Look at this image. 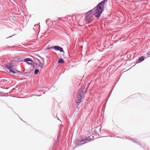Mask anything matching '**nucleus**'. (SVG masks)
<instances>
[{"instance_id": "19", "label": "nucleus", "mask_w": 150, "mask_h": 150, "mask_svg": "<svg viewBox=\"0 0 150 150\" xmlns=\"http://www.w3.org/2000/svg\"><path fill=\"white\" fill-rule=\"evenodd\" d=\"M101 128H99V131H100V129H101Z\"/></svg>"}, {"instance_id": "13", "label": "nucleus", "mask_w": 150, "mask_h": 150, "mask_svg": "<svg viewBox=\"0 0 150 150\" xmlns=\"http://www.w3.org/2000/svg\"><path fill=\"white\" fill-rule=\"evenodd\" d=\"M62 18H58L57 20L55 21H54V22H56L57 23L59 22L60 21H61V19Z\"/></svg>"}, {"instance_id": "24", "label": "nucleus", "mask_w": 150, "mask_h": 150, "mask_svg": "<svg viewBox=\"0 0 150 150\" xmlns=\"http://www.w3.org/2000/svg\"><path fill=\"white\" fill-rule=\"evenodd\" d=\"M12 36H9L8 38H10V37H11Z\"/></svg>"}, {"instance_id": "6", "label": "nucleus", "mask_w": 150, "mask_h": 150, "mask_svg": "<svg viewBox=\"0 0 150 150\" xmlns=\"http://www.w3.org/2000/svg\"><path fill=\"white\" fill-rule=\"evenodd\" d=\"M59 46H54L50 47H48L47 50H49L52 49H54V50L56 51H58L59 50Z\"/></svg>"}, {"instance_id": "11", "label": "nucleus", "mask_w": 150, "mask_h": 150, "mask_svg": "<svg viewBox=\"0 0 150 150\" xmlns=\"http://www.w3.org/2000/svg\"><path fill=\"white\" fill-rule=\"evenodd\" d=\"M24 61L25 62H28V61H30L31 62H32V61L31 59L29 58H25L24 59Z\"/></svg>"}, {"instance_id": "15", "label": "nucleus", "mask_w": 150, "mask_h": 150, "mask_svg": "<svg viewBox=\"0 0 150 150\" xmlns=\"http://www.w3.org/2000/svg\"><path fill=\"white\" fill-rule=\"evenodd\" d=\"M9 71L10 72H12L13 74H15L16 73L15 71L13 70L12 69H10V70H9Z\"/></svg>"}, {"instance_id": "10", "label": "nucleus", "mask_w": 150, "mask_h": 150, "mask_svg": "<svg viewBox=\"0 0 150 150\" xmlns=\"http://www.w3.org/2000/svg\"><path fill=\"white\" fill-rule=\"evenodd\" d=\"M58 62L59 63H64V61L63 59L61 58L58 60Z\"/></svg>"}, {"instance_id": "17", "label": "nucleus", "mask_w": 150, "mask_h": 150, "mask_svg": "<svg viewBox=\"0 0 150 150\" xmlns=\"http://www.w3.org/2000/svg\"><path fill=\"white\" fill-rule=\"evenodd\" d=\"M28 64H31V63L30 62H28Z\"/></svg>"}, {"instance_id": "18", "label": "nucleus", "mask_w": 150, "mask_h": 150, "mask_svg": "<svg viewBox=\"0 0 150 150\" xmlns=\"http://www.w3.org/2000/svg\"><path fill=\"white\" fill-rule=\"evenodd\" d=\"M41 92L43 94H44L45 93L44 92H43L42 91H41Z\"/></svg>"}, {"instance_id": "21", "label": "nucleus", "mask_w": 150, "mask_h": 150, "mask_svg": "<svg viewBox=\"0 0 150 150\" xmlns=\"http://www.w3.org/2000/svg\"><path fill=\"white\" fill-rule=\"evenodd\" d=\"M133 142H135V143H137V142H135V141H134V140H133Z\"/></svg>"}, {"instance_id": "12", "label": "nucleus", "mask_w": 150, "mask_h": 150, "mask_svg": "<svg viewBox=\"0 0 150 150\" xmlns=\"http://www.w3.org/2000/svg\"><path fill=\"white\" fill-rule=\"evenodd\" d=\"M58 51H59L61 52H64L63 48L60 47H59V50Z\"/></svg>"}, {"instance_id": "3", "label": "nucleus", "mask_w": 150, "mask_h": 150, "mask_svg": "<svg viewBox=\"0 0 150 150\" xmlns=\"http://www.w3.org/2000/svg\"><path fill=\"white\" fill-rule=\"evenodd\" d=\"M87 89V88L85 90L84 87H82L79 90L76 96L77 99L76 101V103L77 104L78 106L79 105V103L82 101L83 99H84Z\"/></svg>"}, {"instance_id": "25", "label": "nucleus", "mask_w": 150, "mask_h": 150, "mask_svg": "<svg viewBox=\"0 0 150 150\" xmlns=\"http://www.w3.org/2000/svg\"><path fill=\"white\" fill-rule=\"evenodd\" d=\"M49 19H48V20L47 19V22L49 21Z\"/></svg>"}, {"instance_id": "5", "label": "nucleus", "mask_w": 150, "mask_h": 150, "mask_svg": "<svg viewBox=\"0 0 150 150\" xmlns=\"http://www.w3.org/2000/svg\"><path fill=\"white\" fill-rule=\"evenodd\" d=\"M37 62L36 61V62L35 63V64L38 67L41 68L43 66L42 64L41 63L40 60L37 59Z\"/></svg>"}, {"instance_id": "14", "label": "nucleus", "mask_w": 150, "mask_h": 150, "mask_svg": "<svg viewBox=\"0 0 150 150\" xmlns=\"http://www.w3.org/2000/svg\"><path fill=\"white\" fill-rule=\"evenodd\" d=\"M39 71L38 69H36L35 70L34 74H37L39 72Z\"/></svg>"}, {"instance_id": "23", "label": "nucleus", "mask_w": 150, "mask_h": 150, "mask_svg": "<svg viewBox=\"0 0 150 150\" xmlns=\"http://www.w3.org/2000/svg\"><path fill=\"white\" fill-rule=\"evenodd\" d=\"M38 95V96H40V95H40V94H38V95Z\"/></svg>"}, {"instance_id": "4", "label": "nucleus", "mask_w": 150, "mask_h": 150, "mask_svg": "<svg viewBox=\"0 0 150 150\" xmlns=\"http://www.w3.org/2000/svg\"><path fill=\"white\" fill-rule=\"evenodd\" d=\"M92 140V139L90 138V136H88V137H86L84 138H82V140H81L79 141V142H81L83 141H85V142H84L83 143L80 144H76V146H81L83 144H84L86 143H88L89 142H90L91 140Z\"/></svg>"}, {"instance_id": "8", "label": "nucleus", "mask_w": 150, "mask_h": 150, "mask_svg": "<svg viewBox=\"0 0 150 150\" xmlns=\"http://www.w3.org/2000/svg\"><path fill=\"white\" fill-rule=\"evenodd\" d=\"M40 28V25H39L38 24H35L34 25V27L33 28V30L35 31H37L38 28Z\"/></svg>"}, {"instance_id": "22", "label": "nucleus", "mask_w": 150, "mask_h": 150, "mask_svg": "<svg viewBox=\"0 0 150 150\" xmlns=\"http://www.w3.org/2000/svg\"><path fill=\"white\" fill-rule=\"evenodd\" d=\"M45 22H46V23H47V21H45Z\"/></svg>"}, {"instance_id": "16", "label": "nucleus", "mask_w": 150, "mask_h": 150, "mask_svg": "<svg viewBox=\"0 0 150 150\" xmlns=\"http://www.w3.org/2000/svg\"><path fill=\"white\" fill-rule=\"evenodd\" d=\"M147 56L148 57L150 56V51L146 53Z\"/></svg>"}, {"instance_id": "7", "label": "nucleus", "mask_w": 150, "mask_h": 150, "mask_svg": "<svg viewBox=\"0 0 150 150\" xmlns=\"http://www.w3.org/2000/svg\"><path fill=\"white\" fill-rule=\"evenodd\" d=\"M13 65V64L11 63H10L8 65H6V68L9 70L10 69H11Z\"/></svg>"}, {"instance_id": "9", "label": "nucleus", "mask_w": 150, "mask_h": 150, "mask_svg": "<svg viewBox=\"0 0 150 150\" xmlns=\"http://www.w3.org/2000/svg\"><path fill=\"white\" fill-rule=\"evenodd\" d=\"M145 59V57L144 56H142L140 57L138 59V61L139 62H141L143 61Z\"/></svg>"}, {"instance_id": "2", "label": "nucleus", "mask_w": 150, "mask_h": 150, "mask_svg": "<svg viewBox=\"0 0 150 150\" xmlns=\"http://www.w3.org/2000/svg\"><path fill=\"white\" fill-rule=\"evenodd\" d=\"M108 0H103L99 3L96 6V13L95 15L96 17L99 18L100 16V14L104 10V5L107 1Z\"/></svg>"}, {"instance_id": "1", "label": "nucleus", "mask_w": 150, "mask_h": 150, "mask_svg": "<svg viewBox=\"0 0 150 150\" xmlns=\"http://www.w3.org/2000/svg\"><path fill=\"white\" fill-rule=\"evenodd\" d=\"M96 11V8L95 7L86 13L85 21L86 23L89 24L93 21V15L96 17L95 15Z\"/></svg>"}, {"instance_id": "20", "label": "nucleus", "mask_w": 150, "mask_h": 150, "mask_svg": "<svg viewBox=\"0 0 150 150\" xmlns=\"http://www.w3.org/2000/svg\"><path fill=\"white\" fill-rule=\"evenodd\" d=\"M2 95V93H1V92H0V96L1 95Z\"/></svg>"}]
</instances>
